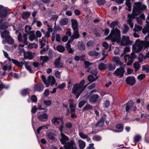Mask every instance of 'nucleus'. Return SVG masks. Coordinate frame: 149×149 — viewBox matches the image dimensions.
I'll return each mask as SVG.
<instances>
[{
  "mask_svg": "<svg viewBox=\"0 0 149 149\" xmlns=\"http://www.w3.org/2000/svg\"><path fill=\"white\" fill-rule=\"evenodd\" d=\"M118 22L114 21L112 22L110 25V27L112 28L109 36L106 38V39H110L112 42L116 41L118 43L120 42V31L117 28L114 29V27L118 25Z\"/></svg>",
  "mask_w": 149,
  "mask_h": 149,
  "instance_id": "obj_3",
  "label": "nucleus"
},
{
  "mask_svg": "<svg viewBox=\"0 0 149 149\" xmlns=\"http://www.w3.org/2000/svg\"><path fill=\"white\" fill-rule=\"evenodd\" d=\"M123 127V125L120 124H119L116 126V130L114 131L115 132H120L122 131Z\"/></svg>",
  "mask_w": 149,
  "mask_h": 149,
  "instance_id": "obj_29",
  "label": "nucleus"
},
{
  "mask_svg": "<svg viewBox=\"0 0 149 149\" xmlns=\"http://www.w3.org/2000/svg\"><path fill=\"white\" fill-rule=\"evenodd\" d=\"M92 139L95 141H100L101 138V137L98 136H93L92 138Z\"/></svg>",
  "mask_w": 149,
  "mask_h": 149,
  "instance_id": "obj_49",
  "label": "nucleus"
},
{
  "mask_svg": "<svg viewBox=\"0 0 149 149\" xmlns=\"http://www.w3.org/2000/svg\"><path fill=\"white\" fill-rule=\"evenodd\" d=\"M87 72H90L91 74H94L96 77L97 76V71L96 69H91V68H89L86 71Z\"/></svg>",
  "mask_w": 149,
  "mask_h": 149,
  "instance_id": "obj_33",
  "label": "nucleus"
},
{
  "mask_svg": "<svg viewBox=\"0 0 149 149\" xmlns=\"http://www.w3.org/2000/svg\"><path fill=\"white\" fill-rule=\"evenodd\" d=\"M105 118H104L103 117H102L97 123L96 124V126H98L99 127H102L104 125V121Z\"/></svg>",
  "mask_w": 149,
  "mask_h": 149,
  "instance_id": "obj_30",
  "label": "nucleus"
},
{
  "mask_svg": "<svg viewBox=\"0 0 149 149\" xmlns=\"http://www.w3.org/2000/svg\"><path fill=\"white\" fill-rule=\"evenodd\" d=\"M11 61L13 63L15 64L16 65L18 66H19L20 67H22L23 65L24 64L26 69L30 72H32V70L31 67L28 65V62H25L24 60H23L20 62H19L17 60L13 59H12L11 60Z\"/></svg>",
  "mask_w": 149,
  "mask_h": 149,
  "instance_id": "obj_7",
  "label": "nucleus"
},
{
  "mask_svg": "<svg viewBox=\"0 0 149 149\" xmlns=\"http://www.w3.org/2000/svg\"><path fill=\"white\" fill-rule=\"evenodd\" d=\"M24 56L25 58L29 60H31L33 58V56L32 53L27 52L24 54Z\"/></svg>",
  "mask_w": 149,
  "mask_h": 149,
  "instance_id": "obj_26",
  "label": "nucleus"
},
{
  "mask_svg": "<svg viewBox=\"0 0 149 149\" xmlns=\"http://www.w3.org/2000/svg\"><path fill=\"white\" fill-rule=\"evenodd\" d=\"M40 59L41 61H42V64L47 62L49 60V57L46 56H40Z\"/></svg>",
  "mask_w": 149,
  "mask_h": 149,
  "instance_id": "obj_37",
  "label": "nucleus"
},
{
  "mask_svg": "<svg viewBox=\"0 0 149 149\" xmlns=\"http://www.w3.org/2000/svg\"><path fill=\"white\" fill-rule=\"evenodd\" d=\"M71 40L70 39L69 40L68 42L66 44V47L67 49L71 47L70 43L72 41H71Z\"/></svg>",
  "mask_w": 149,
  "mask_h": 149,
  "instance_id": "obj_63",
  "label": "nucleus"
},
{
  "mask_svg": "<svg viewBox=\"0 0 149 149\" xmlns=\"http://www.w3.org/2000/svg\"><path fill=\"white\" fill-rule=\"evenodd\" d=\"M68 23V20L67 19L65 18L60 20L59 23L61 25L63 26L67 24Z\"/></svg>",
  "mask_w": 149,
  "mask_h": 149,
  "instance_id": "obj_38",
  "label": "nucleus"
},
{
  "mask_svg": "<svg viewBox=\"0 0 149 149\" xmlns=\"http://www.w3.org/2000/svg\"><path fill=\"white\" fill-rule=\"evenodd\" d=\"M32 64L35 68H37L38 69H39L40 66V63L34 62Z\"/></svg>",
  "mask_w": 149,
  "mask_h": 149,
  "instance_id": "obj_53",
  "label": "nucleus"
},
{
  "mask_svg": "<svg viewBox=\"0 0 149 149\" xmlns=\"http://www.w3.org/2000/svg\"><path fill=\"white\" fill-rule=\"evenodd\" d=\"M76 105L75 104H71L70 105V107L71 109V112H75V107Z\"/></svg>",
  "mask_w": 149,
  "mask_h": 149,
  "instance_id": "obj_51",
  "label": "nucleus"
},
{
  "mask_svg": "<svg viewBox=\"0 0 149 149\" xmlns=\"http://www.w3.org/2000/svg\"><path fill=\"white\" fill-rule=\"evenodd\" d=\"M8 13L7 10L3 6L0 5V17L1 19H0V24L5 19V18L7 16Z\"/></svg>",
  "mask_w": 149,
  "mask_h": 149,
  "instance_id": "obj_8",
  "label": "nucleus"
},
{
  "mask_svg": "<svg viewBox=\"0 0 149 149\" xmlns=\"http://www.w3.org/2000/svg\"><path fill=\"white\" fill-rule=\"evenodd\" d=\"M47 136L50 140L54 139L56 135L53 133L49 132Z\"/></svg>",
  "mask_w": 149,
  "mask_h": 149,
  "instance_id": "obj_40",
  "label": "nucleus"
},
{
  "mask_svg": "<svg viewBox=\"0 0 149 149\" xmlns=\"http://www.w3.org/2000/svg\"><path fill=\"white\" fill-rule=\"evenodd\" d=\"M124 58L125 62H127V64L128 65H130L132 64L134 59L132 57H130L129 55L125 56Z\"/></svg>",
  "mask_w": 149,
  "mask_h": 149,
  "instance_id": "obj_18",
  "label": "nucleus"
},
{
  "mask_svg": "<svg viewBox=\"0 0 149 149\" xmlns=\"http://www.w3.org/2000/svg\"><path fill=\"white\" fill-rule=\"evenodd\" d=\"M31 29V27L29 26H26L25 27L24 31L27 34L28 33Z\"/></svg>",
  "mask_w": 149,
  "mask_h": 149,
  "instance_id": "obj_55",
  "label": "nucleus"
},
{
  "mask_svg": "<svg viewBox=\"0 0 149 149\" xmlns=\"http://www.w3.org/2000/svg\"><path fill=\"white\" fill-rule=\"evenodd\" d=\"M141 138V137L139 135H136L134 137V141L135 142H138Z\"/></svg>",
  "mask_w": 149,
  "mask_h": 149,
  "instance_id": "obj_57",
  "label": "nucleus"
},
{
  "mask_svg": "<svg viewBox=\"0 0 149 149\" xmlns=\"http://www.w3.org/2000/svg\"><path fill=\"white\" fill-rule=\"evenodd\" d=\"M62 120L61 118L54 117L52 120L51 122L53 124L56 125L60 122L62 121Z\"/></svg>",
  "mask_w": 149,
  "mask_h": 149,
  "instance_id": "obj_24",
  "label": "nucleus"
},
{
  "mask_svg": "<svg viewBox=\"0 0 149 149\" xmlns=\"http://www.w3.org/2000/svg\"><path fill=\"white\" fill-rule=\"evenodd\" d=\"M78 30H74V32L73 33V35L71 36L70 39L71 41H73L74 39L78 38L79 37V33Z\"/></svg>",
  "mask_w": 149,
  "mask_h": 149,
  "instance_id": "obj_20",
  "label": "nucleus"
},
{
  "mask_svg": "<svg viewBox=\"0 0 149 149\" xmlns=\"http://www.w3.org/2000/svg\"><path fill=\"white\" fill-rule=\"evenodd\" d=\"M86 103V101L84 100L80 102L78 105L79 107V108H81Z\"/></svg>",
  "mask_w": 149,
  "mask_h": 149,
  "instance_id": "obj_58",
  "label": "nucleus"
},
{
  "mask_svg": "<svg viewBox=\"0 0 149 149\" xmlns=\"http://www.w3.org/2000/svg\"><path fill=\"white\" fill-rule=\"evenodd\" d=\"M112 60L113 62L116 63V65H122L123 64V63L120 61L119 58L117 56H114Z\"/></svg>",
  "mask_w": 149,
  "mask_h": 149,
  "instance_id": "obj_23",
  "label": "nucleus"
},
{
  "mask_svg": "<svg viewBox=\"0 0 149 149\" xmlns=\"http://www.w3.org/2000/svg\"><path fill=\"white\" fill-rule=\"evenodd\" d=\"M97 78L98 77H96V78H95V77L92 75H90L88 77V81L92 82L95 81Z\"/></svg>",
  "mask_w": 149,
  "mask_h": 149,
  "instance_id": "obj_41",
  "label": "nucleus"
},
{
  "mask_svg": "<svg viewBox=\"0 0 149 149\" xmlns=\"http://www.w3.org/2000/svg\"><path fill=\"white\" fill-rule=\"evenodd\" d=\"M146 8V6L140 2H135L134 4L133 11L132 14L128 15V19L127 22L131 27L133 28V23L132 22V19L136 18V16L141 13L143 10Z\"/></svg>",
  "mask_w": 149,
  "mask_h": 149,
  "instance_id": "obj_2",
  "label": "nucleus"
},
{
  "mask_svg": "<svg viewBox=\"0 0 149 149\" xmlns=\"http://www.w3.org/2000/svg\"><path fill=\"white\" fill-rule=\"evenodd\" d=\"M31 13L29 12H24L22 13V17L24 19H26L28 18L31 15Z\"/></svg>",
  "mask_w": 149,
  "mask_h": 149,
  "instance_id": "obj_36",
  "label": "nucleus"
},
{
  "mask_svg": "<svg viewBox=\"0 0 149 149\" xmlns=\"http://www.w3.org/2000/svg\"><path fill=\"white\" fill-rule=\"evenodd\" d=\"M125 71L124 69L123 68H118L113 73V74L116 76H119L121 77L123 76V74Z\"/></svg>",
  "mask_w": 149,
  "mask_h": 149,
  "instance_id": "obj_12",
  "label": "nucleus"
},
{
  "mask_svg": "<svg viewBox=\"0 0 149 149\" xmlns=\"http://www.w3.org/2000/svg\"><path fill=\"white\" fill-rule=\"evenodd\" d=\"M84 88L81 87L79 84H75L72 89V93L76 96V98L79 97L81 92L84 90Z\"/></svg>",
  "mask_w": 149,
  "mask_h": 149,
  "instance_id": "obj_6",
  "label": "nucleus"
},
{
  "mask_svg": "<svg viewBox=\"0 0 149 149\" xmlns=\"http://www.w3.org/2000/svg\"><path fill=\"white\" fill-rule=\"evenodd\" d=\"M61 58L59 57L55 61L54 65L56 68H61L62 67L63 64L60 62Z\"/></svg>",
  "mask_w": 149,
  "mask_h": 149,
  "instance_id": "obj_21",
  "label": "nucleus"
},
{
  "mask_svg": "<svg viewBox=\"0 0 149 149\" xmlns=\"http://www.w3.org/2000/svg\"><path fill=\"white\" fill-rule=\"evenodd\" d=\"M85 83V81L84 80H82L81 81L79 84H79L80 85L81 87L84 88V89H85V88L88 85H85V86H84L83 85Z\"/></svg>",
  "mask_w": 149,
  "mask_h": 149,
  "instance_id": "obj_48",
  "label": "nucleus"
},
{
  "mask_svg": "<svg viewBox=\"0 0 149 149\" xmlns=\"http://www.w3.org/2000/svg\"><path fill=\"white\" fill-rule=\"evenodd\" d=\"M132 44V41L129 39V37L127 36H123L121 41L122 45L126 46L131 45Z\"/></svg>",
  "mask_w": 149,
  "mask_h": 149,
  "instance_id": "obj_10",
  "label": "nucleus"
},
{
  "mask_svg": "<svg viewBox=\"0 0 149 149\" xmlns=\"http://www.w3.org/2000/svg\"><path fill=\"white\" fill-rule=\"evenodd\" d=\"M43 88V85L41 83H37L35 84L33 87L34 90L36 91L40 92L42 91Z\"/></svg>",
  "mask_w": 149,
  "mask_h": 149,
  "instance_id": "obj_17",
  "label": "nucleus"
},
{
  "mask_svg": "<svg viewBox=\"0 0 149 149\" xmlns=\"http://www.w3.org/2000/svg\"><path fill=\"white\" fill-rule=\"evenodd\" d=\"M142 29V27L139 25H135V27L134 29H133V31H141Z\"/></svg>",
  "mask_w": 149,
  "mask_h": 149,
  "instance_id": "obj_45",
  "label": "nucleus"
},
{
  "mask_svg": "<svg viewBox=\"0 0 149 149\" xmlns=\"http://www.w3.org/2000/svg\"><path fill=\"white\" fill-rule=\"evenodd\" d=\"M39 42H40V45H41L40 48H42L45 45V39L43 38H42V40L40 39L39 40Z\"/></svg>",
  "mask_w": 149,
  "mask_h": 149,
  "instance_id": "obj_46",
  "label": "nucleus"
},
{
  "mask_svg": "<svg viewBox=\"0 0 149 149\" xmlns=\"http://www.w3.org/2000/svg\"><path fill=\"white\" fill-rule=\"evenodd\" d=\"M3 51L4 54V55L5 57L7 58L9 61H10L11 60V59L10 58L8 57V53L5 52L4 50H3Z\"/></svg>",
  "mask_w": 149,
  "mask_h": 149,
  "instance_id": "obj_61",
  "label": "nucleus"
},
{
  "mask_svg": "<svg viewBox=\"0 0 149 149\" xmlns=\"http://www.w3.org/2000/svg\"><path fill=\"white\" fill-rule=\"evenodd\" d=\"M56 50L59 52H63L65 50V48L62 45H58L56 48Z\"/></svg>",
  "mask_w": 149,
  "mask_h": 149,
  "instance_id": "obj_42",
  "label": "nucleus"
},
{
  "mask_svg": "<svg viewBox=\"0 0 149 149\" xmlns=\"http://www.w3.org/2000/svg\"><path fill=\"white\" fill-rule=\"evenodd\" d=\"M72 27L73 30H78V23L77 21L74 19L71 20Z\"/></svg>",
  "mask_w": 149,
  "mask_h": 149,
  "instance_id": "obj_22",
  "label": "nucleus"
},
{
  "mask_svg": "<svg viewBox=\"0 0 149 149\" xmlns=\"http://www.w3.org/2000/svg\"><path fill=\"white\" fill-rule=\"evenodd\" d=\"M99 96L97 94H94L92 95L90 98V100L93 102H95L97 99L98 98Z\"/></svg>",
  "mask_w": 149,
  "mask_h": 149,
  "instance_id": "obj_35",
  "label": "nucleus"
},
{
  "mask_svg": "<svg viewBox=\"0 0 149 149\" xmlns=\"http://www.w3.org/2000/svg\"><path fill=\"white\" fill-rule=\"evenodd\" d=\"M126 83L131 86H133L136 82V80L134 77H127L126 79Z\"/></svg>",
  "mask_w": 149,
  "mask_h": 149,
  "instance_id": "obj_15",
  "label": "nucleus"
},
{
  "mask_svg": "<svg viewBox=\"0 0 149 149\" xmlns=\"http://www.w3.org/2000/svg\"><path fill=\"white\" fill-rule=\"evenodd\" d=\"M124 29L123 31H122V33L123 34H126L128 32L129 28L125 24L124 25Z\"/></svg>",
  "mask_w": 149,
  "mask_h": 149,
  "instance_id": "obj_47",
  "label": "nucleus"
},
{
  "mask_svg": "<svg viewBox=\"0 0 149 149\" xmlns=\"http://www.w3.org/2000/svg\"><path fill=\"white\" fill-rule=\"evenodd\" d=\"M41 79L43 82L46 85L47 87H48L51 84V86L53 85L56 82V80L54 77L53 76H49L47 79L44 75L41 76Z\"/></svg>",
  "mask_w": 149,
  "mask_h": 149,
  "instance_id": "obj_5",
  "label": "nucleus"
},
{
  "mask_svg": "<svg viewBox=\"0 0 149 149\" xmlns=\"http://www.w3.org/2000/svg\"><path fill=\"white\" fill-rule=\"evenodd\" d=\"M145 16L143 14H141L139 18H137V21L138 23L140 25H141L142 24V20L145 19Z\"/></svg>",
  "mask_w": 149,
  "mask_h": 149,
  "instance_id": "obj_31",
  "label": "nucleus"
},
{
  "mask_svg": "<svg viewBox=\"0 0 149 149\" xmlns=\"http://www.w3.org/2000/svg\"><path fill=\"white\" fill-rule=\"evenodd\" d=\"M140 67V65L138 62H135L134 64V67L135 69V71L136 72L139 69Z\"/></svg>",
  "mask_w": 149,
  "mask_h": 149,
  "instance_id": "obj_44",
  "label": "nucleus"
},
{
  "mask_svg": "<svg viewBox=\"0 0 149 149\" xmlns=\"http://www.w3.org/2000/svg\"><path fill=\"white\" fill-rule=\"evenodd\" d=\"M146 22L147 24L143 29L142 32L145 34L148 33V36L145 37L144 41L137 40L135 46H133V51L136 53H139L143 49L149 47V22Z\"/></svg>",
  "mask_w": 149,
  "mask_h": 149,
  "instance_id": "obj_1",
  "label": "nucleus"
},
{
  "mask_svg": "<svg viewBox=\"0 0 149 149\" xmlns=\"http://www.w3.org/2000/svg\"><path fill=\"white\" fill-rule=\"evenodd\" d=\"M61 138L60 139V141L62 144H64L66 141L68 140V137L63 133H61Z\"/></svg>",
  "mask_w": 149,
  "mask_h": 149,
  "instance_id": "obj_19",
  "label": "nucleus"
},
{
  "mask_svg": "<svg viewBox=\"0 0 149 149\" xmlns=\"http://www.w3.org/2000/svg\"><path fill=\"white\" fill-rule=\"evenodd\" d=\"M79 135L80 137L83 139H86L87 136V135L84 134L83 132H79Z\"/></svg>",
  "mask_w": 149,
  "mask_h": 149,
  "instance_id": "obj_50",
  "label": "nucleus"
},
{
  "mask_svg": "<svg viewBox=\"0 0 149 149\" xmlns=\"http://www.w3.org/2000/svg\"><path fill=\"white\" fill-rule=\"evenodd\" d=\"M79 147L80 149H83L86 146V143L83 141L79 139L78 141Z\"/></svg>",
  "mask_w": 149,
  "mask_h": 149,
  "instance_id": "obj_25",
  "label": "nucleus"
},
{
  "mask_svg": "<svg viewBox=\"0 0 149 149\" xmlns=\"http://www.w3.org/2000/svg\"><path fill=\"white\" fill-rule=\"evenodd\" d=\"M37 46L38 45L35 43H32L30 44L29 47L30 48H36Z\"/></svg>",
  "mask_w": 149,
  "mask_h": 149,
  "instance_id": "obj_64",
  "label": "nucleus"
},
{
  "mask_svg": "<svg viewBox=\"0 0 149 149\" xmlns=\"http://www.w3.org/2000/svg\"><path fill=\"white\" fill-rule=\"evenodd\" d=\"M30 91L29 89L27 88L22 90L21 91V93L23 96H25L28 94Z\"/></svg>",
  "mask_w": 149,
  "mask_h": 149,
  "instance_id": "obj_34",
  "label": "nucleus"
},
{
  "mask_svg": "<svg viewBox=\"0 0 149 149\" xmlns=\"http://www.w3.org/2000/svg\"><path fill=\"white\" fill-rule=\"evenodd\" d=\"M142 69L143 70H145L147 72L149 71V67L147 65H143L142 66Z\"/></svg>",
  "mask_w": 149,
  "mask_h": 149,
  "instance_id": "obj_62",
  "label": "nucleus"
},
{
  "mask_svg": "<svg viewBox=\"0 0 149 149\" xmlns=\"http://www.w3.org/2000/svg\"><path fill=\"white\" fill-rule=\"evenodd\" d=\"M44 104L46 106H49L51 105L52 103V102L50 100H45L43 102Z\"/></svg>",
  "mask_w": 149,
  "mask_h": 149,
  "instance_id": "obj_54",
  "label": "nucleus"
},
{
  "mask_svg": "<svg viewBox=\"0 0 149 149\" xmlns=\"http://www.w3.org/2000/svg\"><path fill=\"white\" fill-rule=\"evenodd\" d=\"M27 34H24L22 35L19 33L17 36L18 40L19 42H22L24 45H27L28 43L27 41Z\"/></svg>",
  "mask_w": 149,
  "mask_h": 149,
  "instance_id": "obj_9",
  "label": "nucleus"
},
{
  "mask_svg": "<svg viewBox=\"0 0 149 149\" xmlns=\"http://www.w3.org/2000/svg\"><path fill=\"white\" fill-rule=\"evenodd\" d=\"M78 48L80 50H84L85 49V47L82 42H79L78 43Z\"/></svg>",
  "mask_w": 149,
  "mask_h": 149,
  "instance_id": "obj_27",
  "label": "nucleus"
},
{
  "mask_svg": "<svg viewBox=\"0 0 149 149\" xmlns=\"http://www.w3.org/2000/svg\"><path fill=\"white\" fill-rule=\"evenodd\" d=\"M107 68L109 71L112 70L116 68V66L113 63H108L107 65Z\"/></svg>",
  "mask_w": 149,
  "mask_h": 149,
  "instance_id": "obj_28",
  "label": "nucleus"
},
{
  "mask_svg": "<svg viewBox=\"0 0 149 149\" xmlns=\"http://www.w3.org/2000/svg\"><path fill=\"white\" fill-rule=\"evenodd\" d=\"M64 146L65 149H77L74 141H71L66 143Z\"/></svg>",
  "mask_w": 149,
  "mask_h": 149,
  "instance_id": "obj_11",
  "label": "nucleus"
},
{
  "mask_svg": "<svg viewBox=\"0 0 149 149\" xmlns=\"http://www.w3.org/2000/svg\"><path fill=\"white\" fill-rule=\"evenodd\" d=\"M100 53H99L94 51H91L88 52V55L91 56H97L99 55Z\"/></svg>",
  "mask_w": 149,
  "mask_h": 149,
  "instance_id": "obj_32",
  "label": "nucleus"
},
{
  "mask_svg": "<svg viewBox=\"0 0 149 149\" xmlns=\"http://www.w3.org/2000/svg\"><path fill=\"white\" fill-rule=\"evenodd\" d=\"M134 102L132 101H129L127 103L126 108V110L127 112H129L130 110L134 108L133 109L134 111H135L136 109V107H133Z\"/></svg>",
  "mask_w": 149,
  "mask_h": 149,
  "instance_id": "obj_14",
  "label": "nucleus"
},
{
  "mask_svg": "<svg viewBox=\"0 0 149 149\" xmlns=\"http://www.w3.org/2000/svg\"><path fill=\"white\" fill-rule=\"evenodd\" d=\"M31 100L33 102H36L37 101V97L35 95H33L31 96Z\"/></svg>",
  "mask_w": 149,
  "mask_h": 149,
  "instance_id": "obj_60",
  "label": "nucleus"
},
{
  "mask_svg": "<svg viewBox=\"0 0 149 149\" xmlns=\"http://www.w3.org/2000/svg\"><path fill=\"white\" fill-rule=\"evenodd\" d=\"M11 69V67L10 64H8L7 65H4L3 67V69L4 71V72L2 74V75H4L5 74H7L9 75L11 74L12 73V72H10Z\"/></svg>",
  "mask_w": 149,
  "mask_h": 149,
  "instance_id": "obj_13",
  "label": "nucleus"
},
{
  "mask_svg": "<svg viewBox=\"0 0 149 149\" xmlns=\"http://www.w3.org/2000/svg\"><path fill=\"white\" fill-rule=\"evenodd\" d=\"M37 116L38 119L41 121L46 120L48 117V116L47 114L44 113L41 114L40 112L37 113Z\"/></svg>",
  "mask_w": 149,
  "mask_h": 149,
  "instance_id": "obj_16",
  "label": "nucleus"
},
{
  "mask_svg": "<svg viewBox=\"0 0 149 149\" xmlns=\"http://www.w3.org/2000/svg\"><path fill=\"white\" fill-rule=\"evenodd\" d=\"M7 23H3L1 24L0 26V31L1 35V37L2 38H5L10 43L13 44L14 42L13 40L10 37L9 35V32L7 31L4 30L3 31L2 30L8 28V26Z\"/></svg>",
  "mask_w": 149,
  "mask_h": 149,
  "instance_id": "obj_4",
  "label": "nucleus"
},
{
  "mask_svg": "<svg viewBox=\"0 0 149 149\" xmlns=\"http://www.w3.org/2000/svg\"><path fill=\"white\" fill-rule=\"evenodd\" d=\"M36 38L35 35L34 34H31L30 35L29 37V39L31 41H32L34 40Z\"/></svg>",
  "mask_w": 149,
  "mask_h": 149,
  "instance_id": "obj_56",
  "label": "nucleus"
},
{
  "mask_svg": "<svg viewBox=\"0 0 149 149\" xmlns=\"http://www.w3.org/2000/svg\"><path fill=\"white\" fill-rule=\"evenodd\" d=\"M87 45L88 47H92L95 44V43L93 41L90 40L87 42Z\"/></svg>",
  "mask_w": 149,
  "mask_h": 149,
  "instance_id": "obj_43",
  "label": "nucleus"
},
{
  "mask_svg": "<svg viewBox=\"0 0 149 149\" xmlns=\"http://www.w3.org/2000/svg\"><path fill=\"white\" fill-rule=\"evenodd\" d=\"M145 77V75L144 74H141L139 75L137 77L138 80L140 81L143 79Z\"/></svg>",
  "mask_w": 149,
  "mask_h": 149,
  "instance_id": "obj_52",
  "label": "nucleus"
},
{
  "mask_svg": "<svg viewBox=\"0 0 149 149\" xmlns=\"http://www.w3.org/2000/svg\"><path fill=\"white\" fill-rule=\"evenodd\" d=\"M65 126L67 128L70 129L72 127V124L70 122H67L65 123Z\"/></svg>",
  "mask_w": 149,
  "mask_h": 149,
  "instance_id": "obj_59",
  "label": "nucleus"
},
{
  "mask_svg": "<svg viewBox=\"0 0 149 149\" xmlns=\"http://www.w3.org/2000/svg\"><path fill=\"white\" fill-rule=\"evenodd\" d=\"M107 68V65L103 63H101L98 65V68L100 70H105Z\"/></svg>",
  "mask_w": 149,
  "mask_h": 149,
  "instance_id": "obj_39",
  "label": "nucleus"
}]
</instances>
